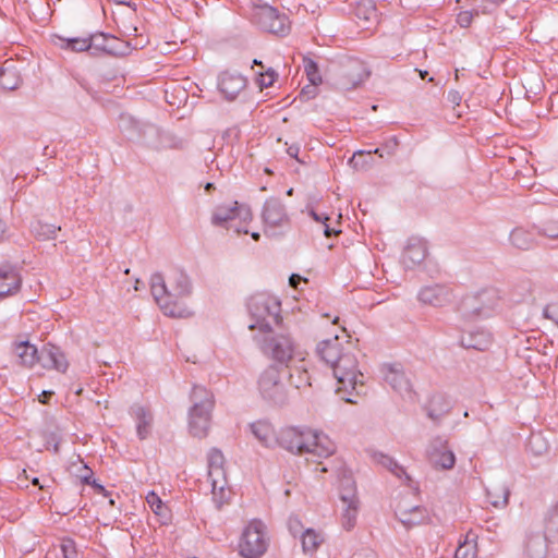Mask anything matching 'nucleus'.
<instances>
[{"mask_svg": "<svg viewBox=\"0 0 558 558\" xmlns=\"http://www.w3.org/2000/svg\"><path fill=\"white\" fill-rule=\"evenodd\" d=\"M151 294L165 315L174 318H187L193 312L184 303L192 292L189 277L180 269L169 272L167 279L156 272L150 278Z\"/></svg>", "mask_w": 558, "mask_h": 558, "instance_id": "f257e3e1", "label": "nucleus"}, {"mask_svg": "<svg viewBox=\"0 0 558 558\" xmlns=\"http://www.w3.org/2000/svg\"><path fill=\"white\" fill-rule=\"evenodd\" d=\"M277 441L288 451L310 454L312 458H328L336 451L335 444L327 435L310 428H282Z\"/></svg>", "mask_w": 558, "mask_h": 558, "instance_id": "f03ea898", "label": "nucleus"}, {"mask_svg": "<svg viewBox=\"0 0 558 558\" xmlns=\"http://www.w3.org/2000/svg\"><path fill=\"white\" fill-rule=\"evenodd\" d=\"M333 376L338 381L336 392L348 403H357L354 397L365 395L364 375L359 369L357 356L351 345L332 366Z\"/></svg>", "mask_w": 558, "mask_h": 558, "instance_id": "7ed1b4c3", "label": "nucleus"}, {"mask_svg": "<svg viewBox=\"0 0 558 558\" xmlns=\"http://www.w3.org/2000/svg\"><path fill=\"white\" fill-rule=\"evenodd\" d=\"M13 352L21 365L32 367L36 362L44 368L56 369L64 373L69 363L60 348L53 344H45L40 351L27 341L14 344Z\"/></svg>", "mask_w": 558, "mask_h": 558, "instance_id": "20e7f679", "label": "nucleus"}, {"mask_svg": "<svg viewBox=\"0 0 558 558\" xmlns=\"http://www.w3.org/2000/svg\"><path fill=\"white\" fill-rule=\"evenodd\" d=\"M190 400L192 402L189 411L190 433L194 437L204 438L207 436L210 427L211 412L215 405L214 395L205 387L195 385Z\"/></svg>", "mask_w": 558, "mask_h": 558, "instance_id": "39448f33", "label": "nucleus"}, {"mask_svg": "<svg viewBox=\"0 0 558 558\" xmlns=\"http://www.w3.org/2000/svg\"><path fill=\"white\" fill-rule=\"evenodd\" d=\"M280 307V302L272 296L266 294L253 295L247 303L252 319L248 328L270 332L272 325H278L281 320Z\"/></svg>", "mask_w": 558, "mask_h": 558, "instance_id": "423d86ee", "label": "nucleus"}, {"mask_svg": "<svg viewBox=\"0 0 558 558\" xmlns=\"http://www.w3.org/2000/svg\"><path fill=\"white\" fill-rule=\"evenodd\" d=\"M263 352L278 362L289 367L293 361L304 362L303 352L289 333H269L262 344Z\"/></svg>", "mask_w": 558, "mask_h": 558, "instance_id": "0eeeda50", "label": "nucleus"}, {"mask_svg": "<svg viewBox=\"0 0 558 558\" xmlns=\"http://www.w3.org/2000/svg\"><path fill=\"white\" fill-rule=\"evenodd\" d=\"M369 76L365 63L353 57L341 59L333 70V84L337 88L349 90L355 88Z\"/></svg>", "mask_w": 558, "mask_h": 558, "instance_id": "6e6552de", "label": "nucleus"}, {"mask_svg": "<svg viewBox=\"0 0 558 558\" xmlns=\"http://www.w3.org/2000/svg\"><path fill=\"white\" fill-rule=\"evenodd\" d=\"M257 385L259 395L265 401L274 405L287 403L289 398L288 389L283 381L282 372L278 366H268L260 374Z\"/></svg>", "mask_w": 558, "mask_h": 558, "instance_id": "1a4fd4ad", "label": "nucleus"}, {"mask_svg": "<svg viewBox=\"0 0 558 558\" xmlns=\"http://www.w3.org/2000/svg\"><path fill=\"white\" fill-rule=\"evenodd\" d=\"M225 458L220 450L211 449L208 453V478L211 483L213 500L220 509L230 498V490L226 488L227 478L223 470Z\"/></svg>", "mask_w": 558, "mask_h": 558, "instance_id": "9d476101", "label": "nucleus"}, {"mask_svg": "<svg viewBox=\"0 0 558 558\" xmlns=\"http://www.w3.org/2000/svg\"><path fill=\"white\" fill-rule=\"evenodd\" d=\"M240 554L244 558H259L268 548L266 527L259 520H253L244 529L240 543Z\"/></svg>", "mask_w": 558, "mask_h": 558, "instance_id": "9b49d317", "label": "nucleus"}, {"mask_svg": "<svg viewBox=\"0 0 558 558\" xmlns=\"http://www.w3.org/2000/svg\"><path fill=\"white\" fill-rule=\"evenodd\" d=\"M497 294L494 290H483L476 294L463 298L460 304V312L468 320L487 317L497 305Z\"/></svg>", "mask_w": 558, "mask_h": 558, "instance_id": "f8f14e48", "label": "nucleus"}, {"mask_svg": "<svg viewBox=\"0 0 558 558\" xmlns=\"http://www.w3.org/2000/svg\"><path fill=\"white\" fill-rule=\"evenodd\" d=\"M262 219L264 223V233L267 236H277L281 234L278 230L289 223V216L287 214L283 203L276 197L266 199Z\"/></svg>", "mask_w": 558, "mask_h": 558, "instance_id": "ddd939ff", "label": "nucleus"}, {"mask_svg": "<svg viewBox=\"0 0 558 558\" xmlns=\"http://www.w3.org/2000/svg\"><path fill=\"white\" fill-rule=\"evenodd\" d=\"M255 20L258 26L268 33L284 35L289 29L288 17L269 5L259 8L255 13Z\"/></svg>", "mask_w": 558, "mask_h": 558, "instance_id": "4468645a", "label": "nucleus"}, {"mask_svg": "<svg viewBox=\"0 0 558 558\" xmlns=\"http://www.w3.org/2000/svg\"><path fill=\"white\" fill-rule=\"evenodd\" d=\"M234 219H240L243 222L251 221V208L246 205H240L238 202H234L231 205H220L216 207L211 217V222L215 226H223Z\"/></svg>", "mask_w": 558, "mask_h": 558, "instance_id": "2eb2a0df", "label": "nucleus"}, {"mask_svg": "<svg viewBox=\"0 0 558 558\" xmlns=\"http://www.w3.org/2000/svg\"><path fill=\"white\" fill-rule=\"evenodd\" d=\"M385 381L398 393L404 396L411 393V384L401 365L388 364L383 367Z\"/></svg>", "mask_w": 558, "mask_h": 558, "instance_id": "dca6fc26", "label": "nucleus"}, {"mask_svg": "<svg viewBox=\"0 0 558 558\" xmlns=\"http://www.w3.org/2000/svg\"><path fill=\"white\" fill-rule=\"evenodd\" d=\"M246 78L239 73L225 71L219 76L218 87L226 99L233 100L245 88Z\"/></svg>", "mask_w": 558, "mask_h": 558, "instance_id": "f3484780", "label": "nucleus"}, {"mask_svg": "<svg viewBox=\"0 0 558 558\" xmlns=\"http://www.w3.org/2000/svg\"><path fill=\"white\" fill-rule=\"evenodd\" d=\"M450 290L442 284H433L422 288L418 292V300L423 304L435 307L445 306L450 302Z\"/></svg>", "mask_w": 558, "mask_h": 558, "instance_id": "a211bd4d", "label": "nucleus"}, {"mask_svg": "<svg viewBox=\"0 0 558 558\" xmlns=\"http://www.w3.org/2000/svg\"><path fill=\"white\" fill-rule=\"evenodd\" d=\"M21 283V276L14 267L10 265L0 267V299L15 294Z\"/></svg>", "mask_w": 558, "mask_h": 558, "instance_id": "6ab92c4d", "label": "nucleus"}, {"mask_svg": "<svg viewBox=\"0 0 558 558\" xmlns=\"http://www.w3.org/2000/svg\"><path fill=\"white\" fill-rule=\"evenodd\" d=\"M425 257L426 244L421 239L412 238L404 247L401 260L407 268H413L420 265Z\"/></svg>", "mask_w": 558, "mask_h": 558, "instance_id": "aec40b11", "label": "nucleus"}, {"mask_svg": "<svg viewBox=\"0 0 558 558\" xmlns=\"http://www.w3.org/2000/svg\"><path fill=\"white\" fill-rule=\"evenodd\" d=\"M131 414L136 422V434L141 440L146 439L153 428L154 415L151 411L141 404H134L131 408Z\"/></svg>", "mask_w": 558, "mask_h": 558, "instance_id": "412c9836", "label": "nucleus"}, {"mask_svg": "<svg viewBox=\"0 0 558 558\" xmlns=\"http://www.w3.org/2000/svg\"><path fill=\"white\" fill-rule=\"evenodd\" d=\"M347 348L339 342L338 336L333 339L323 340L317 344L316 352L318 356L331 367L337 363Z\"/></svg>", "mask_w": 558, "mask_h": 558, "instance_id": "4be33fe9", "label": "nucleus"}, {"mask_svg": "<svg viewBox=\"0 0 558 558\" xmlns=\"http://www.w3.org/2000/svg\"><path fill=\"white\" fill-rule=\"evenodd\" d=\"M424 512L425 510L420 506H411L403 500L395 507L396 517L408 527L418 524L424 519Z\"/></svg>", "mask_w": 558, "mask_h": 558, "instance_id": "5701e85b", "label": "nucleus"}, {"mask_svg": "<svg viewBox=\"0 0 558 558\" xmlns=\"http://www.w3.org/2000/svg\"><path fill=\"white\" fill-rule=\"evenodd\" d=\"M460 343L466 349L485 351L492 344V336L486 330H477L461 336Z\"/></svg>", "mask_w": 558, "mask_h": 558, "instance_id": "b1692460", "label": "nucleus"}, {"mask_svg": "<svg viewBox=\"0 0 558 558\" xmlns=\"http://www.w3.org/2000/svg\"><path fill=\"white\" fill-rule=\"evenodd\" d=\"M510 490L502 483H494L492 486L486 488V497L488 502L495 507L502 509L507 507L509 502Z\"/></svg>", "mask_w": 558, "mask_h": 558, "instance_id": "393cba45", "label": "nucleus"}, {"mask_svg": "<svg viewBox=\"0 0 558 558\" xmlns=\"http://www.w3.org/2000/svg\"><path fill=\"white\" fill-rule=\"evenodd\" d=\"M437 442L440 444L442 449H434V451L430 453V461L434 464L435 468H439L442 470H450L453 468L456 463V457L452 450L447 449L446 441H442L441 439H437Z\"/></svg>", "mask_w": 558, "mask_h": 558, "instance_id": "a878e982", "label": "nucleus"}, {"mask_svg": "<svg viewBox=\"0 0 558 558\" xmlns=\"http://www.w3.org/2000/svg\"><path fill=\"white\" fill-rule=\"evenodd\" d=\"M251 432L255 438L265 447L271 446L277 440L274 427L267 421H257L251 424Z\"/></svg>", "mask_w": 558, "mask_h": 558, "instance_id": "bb28decb", "label": "nucleus"}, {"mask_svg": "<svg viewBox=\"0 0 558 558\" xmlns=\"http://www.w3.org/2000/svg\"><path fill=\"white\" fill-rule=\"evenodd\" d=\"M509 239L514 247L522 251L531 250L536 243L533 230H526L521 227L514 228Z\"/></svg>", "mask_w": 558, "mask_h": 558, "instance_id": "cd10ccee", "label": "nucleus"}, {"mask_svg": "<svg viewBox=\"0 0 558 558\" xmlns=\"http://www.w3.org/2000/svg\"><path fill=\"white\" fill-rule=\"evenodd\" d=\"M339 493L342 502H357L356 485L351 473L343 472L339 478Z\"/></svg>", "mask_w": 558, "mask_h": 558, "instance_id": "c85d7f7f", "label": "nucleus"}, {"mask_svg": "<svg viewBox=\"0 0 558 558\" xmlns=\"http://www.w3.org/2000/svg\"><path fill=\"white\" fill-rule=\"evenodd\" d=\"M21 84V77L11 61H5L0 66V86L7 90H13Z\"/></svg>", "mask_w": 558, "mask_h": 558, "instance_id": "c756f323", "label": "nucleus"}, {"mask_svg": "<svg viewBox=\"0 0 558 558\" xmlns=\"http://www.w3.org/2000/svg\"><path fill=\"white\" fill-rule=\"evenodd\" d=\"M525 553L529 558L547 557V539L544 535H533L529 537L525 545Z\"/></svg>", "mask_w": 558, "mask_h": 558, "instance_id": "7c9ffc66", "label": "nucleus"}, {"mask_svg": "<svg viewBox=\"0 0 558 558\" xmlns=\"http://www.w3.org/2000/svg\"><path fill=\"white\" fill-rule=\"evenodd\" d=\"M61 227L51 223H46L40 220L34 221L31 225V233L39 241H48L56 238L57 232Z\"/></svg>", "mask_w": 558, "mask_h": 558, "instance_id": "2f4dec72", "label": "nucleus"}, {"mask_svg": "<svg viewBox=\"0 0 558 558\" xmlns=\"http://www.w3.org/2000/svg\"><path fill=\"white\" fill-rule=\"evenodd\" d=\"M354 15L357 20L363 21L364 23H372L376 21L377 10L375 2L373 0H359L354 9Z\"/></svg>", "mask_w": 558, "mask_h": 558, "instance_id": "473e14b6", "label": "nucleus"}, {"mask_svg": "<svg viewBox=\"0 0 558 558\" xmlns=\"http://www.w3.org/2000/svg\"><path fill=\"white\" fill-rule=\"evenodd\" d=\"M301 541L304 554L313 555L324 542V538L315 530L306 529L301 534Z\"/></svg>", "mask_w": 558, "mask_h": 558, "instance_id": "72a5a7b5", "label": "nucleus"}, {"mask_svg": "<svg viewBox=\"0 0 558 558\" xmlns=\"http://www.w3.org/2000/svg\"><path fill=\"white\" fill-rule=\"evenodd\" d=\"M109 39H111V35L105 33H98L89 36L92 54H97L99 52L109 53V51H119L117 47L110 45Z\"/></svg>", "mask_w": 558, "mask_h": 558, "instance_id": "f704fd0d", "label": "nucleus"}, {"mask_svg": "<svg viewBox=\"0 0 558 558\" xmlns=\"http://www.w3.org/2000/svg\"><path fill=\"white\" fill-rule=\"evenodd\" d=\"M476 536L472 533H468L463 543H460L454 553V558H475L477 554L476 549Z\"/></svg>", "mask_w": 558, "mask_h": 558, "instance_id": "c9c22d12", "label": "nucleus"}, {"mask_svg": "<svg viewBox=\"0 0 558 558\" xmlns=\"http://www.w3.org/2000/svg\"><path fill=\"white\" fill-rule=\"evenodd\" d=\"M253 64L260 66V70L256 72V83L259 85V87H270L278 77L276 71L272 68H268L265 70V66L263 65L262 61H258L256 59L253 61Z\"/></svg>", "mask_w": 558, "mask_h": 558, "instance_id": "e433bc0d", "label": "nucleus"}, {"mask_svg": "<svg viewBox=\"0 0 558 558\" xmlns=\"http://www.w3.org/2000/svg\"><path fill=\"white\" fill-rule=\"evenodd\" d=\"M344 506L342 515H341V525L344 530L350 531L355 526L357 512H359V501L351 505V502H342Z\"/></svg>", "mask_w": 558, "mask_h": 558, "instance_id": "4c0bfd02", "label": "nucleus"}, {"mask_svg": "<svg viewBox=\"0 0 558 558\" xmlns=\"http://www.w3.org/2000/svg\"><path fill=\"white\" fill-rule=\"evenodd\" d=\"M289 379L290 384L299 390L312 385L310 381V375L304 365L300 367L295 366L294 369L289 374Z\"/></svg>", "mask_w": 558, "mask_h": 558, "instance_id": "58836bf2", "label": "nucleus"}, {"mask_svg": "<svg viewBox=\"0 0 558 558\" xmlns=\"http://www.w3.org/2000/svg\"><path fill=\"white\" fill-rule=\"evenodd\" d=\"M61 40L60 47L62 49H70L75 52L89 51L90 40L89 37L85 38H59Z\"/></svg>", "mask_w": 558, "mask_h": 558, "instance_id": "ea45409f", "label": "nucleus"}, {"mask_svg": "<svg viewBox=\"0 0 558 558\" xmlns=\"http://www.w3.org/2000/svg\"><path fill=\"white\" fill-rule=\"evenodd\" d=\"M376 459L378 463L388 469L397 477L402 478V476H404V478L410 481V476L404 471V469L401 465H399L397 461H395L391 457L380 453L376 456Z\"/></svg>", "mask_w": 558, "mask_h": 558, "instance_id": "a19ab883", "label": "nucleus"}, {"mask_svg": "<svg viewBox=\"0 0 558 558\" xmlns=\"http://www.w3.org/2000/svg\"><path fill=\"white\" fill-rule=\"evenodd\" d=\"M304 71L306 73V76L310 81V83L313 86H318L323 80L318 71V66L315 61H313L310 58H304Z\"/></svg>", "mask_w": 558, "mask_h": 558, "instance_id": "79ce46f5", "label": "nucleus"}, {"mask_svg": "<svg viewBox=\"0 0 558 558\" xmlns=\"http://www.w3.org/2000/svg\"><path fill=\"white\" fill-rule=\"evenodd\" d=\"M537 234L546 236L550 240H558V219L548 220L541 227H536Z\"/></svg>", "mask_w": 558, "mask_h": 558, "instance_id": "37998d69", "label": "nucleus"}, {"mask_svg": "<svg viewBox=\"0 0 558 558\" xmlns=\"http://www.w3.org/2000/svg\"><path fill=\"white\" fill-rule=\"evenodd\" d=\"M109 41L110 45L119 49V51H109L108 54L112 56H126L132 49L137 48V44L132 45L131 41L121 40L114 36H111V39H109Z\"/></svg>", "mask_w": 558, "mask_h": 558, "instance_id": "c03bdc74", "label": "nucleus"}, {"mask_svg": "<svg viewBox=\"0 0 558 558\" xmlns=\"http://www.w3.org/2000/svg\"><path fill=\"white\" fill-rule=\"evenodd\" d=\"M146 501L149 505L150 509L157 515H165L167 507L163 505L159 496L155 492H149L146 496Z\"/></svg>", "mask_w": 558, "mask_h": 558, "instance_id": "a18cd8bd", "label": "nucleus"}, {"mask_svg": "<svg viewBox=\"0 0 558 558\" xmlns=\"http://www.w3.org/2000/svg\"><path fill=\"white\" fill-rule=\"evenodd\" d=\"M529 447L535 454H542L548 449V445L541 434L531 435L529 438Z\"/></svg>", "mask_w": 558, "mask_h": 558, "instance_id": "49530a36", "label": "nucleus"}, {"mask_svg": "<svg viewBox=\"0 0 558 558\" xmlns=\"http://www.w3.org/2000/svg\"><path fill=\"white\" fill-rule=\"evenodd\" d=\"M310 215L315 221L322 222L325 226L324 233L327 238H330L331 235H337L341 232L340 230L329 227L327 221H329L330 218L326 214H317L315 210H311Z\"/></svg>", "mask_w": 558, "mask_h": 558, "instance_id": "de8ad7c7", "label": "nucleus"}, {"mask_svg": "<svg viewBox=\"0 0 558 558\" xmlns=\"http://www.w3.org/2000/svg\"><path fill=\"white\" fill-rule=\"evenodd\" d=\"M478 2L476 9V15L481 12L483 14H489L494 12L505 0H475Z\"/></svg>", "mask_w": 558, "mask_h": 558, "instance_id": "09e8293b", "label": "nucleus"}, {"mask_svg": "<svg viewBox=\"0 0 558 558\" xmlns=\"http://www.w3.org/2000/svg\"><path fill=\"white\" fill-rule=\"evenodd\" d=\"M372 151H363V150H360L357 153H355L352 158L350 159V163L351 166L354 168V169H363L365 168V166L368 163L367 162V158H372L371 156Z\"/></svg>", "mask_w": 558, "mask_h": 558, "instance_id": "8fccbe9b", "label": "nucleus"}, {"mask_svg": "<svg viewBox=\"0 0 558 558\" xmlns=\"http://www.w3.org/2000/svg\"><path fill=\"white\" fill-rule=\"evenodd\" d=\"M449 404H429L427 414L432 420L438 421L449 411Z\"/></svg>", "mask_w": 558, "mask_h": 558, "instance_id": "3c124183", "label": "nucleus"}, {"mask_svg": "<svg viewBox=\"0 0 558 558\" xmlns=\"http://www.w3.org/2000/svg\"><path fill=\"white\" fill-rule=\"evenodd\" d=\"M61 551L63 558H76V546L73 539L65 538L61 543Z\"/></svg>", "mask_w": 558, "mask_h": 558, "instance_id": "603ef678", "label": "nucleus"}, {"mask_svg": "<svg viewBox=\"0 0 558 558\" xmlns=\"http://www.w3.org/2000/svg\"><path fill=\"white\" fill-rule=\"evenodd\" d=\"M473 21V13L471 11H462L457 16V22L461 27H469Z\"/></svg>", "mask_w": 558, "mask_h": 558, "instance_id": "864d4df0", "label": "nucleus"}, {"mask_svg": "<svg viewBox=\"0 0 558 558\" xmlns=\"http://www.w3.org/2000/svg\"><path fill=\"white\" fill-rule=\"evenodd\" d=\"M289 531L295 536L302 534V523L298 518L291 517L288 521Z\"/></svg>", "mask_w": 558, "mask_h": 558, "instance_id": "5fc2aeb1", "label": "nucleus"}, {"mask_svg": "<svg viewBox=\"0 0 558 558\" xmlns=\"http://www.w3.org/2000/svg\"><path fill=\"white\" fill-rule=\"evenodd\" d=\"M543 316L558 325V314L555 310L551 308V306L547 305L544 307Z\"/></svg>", "mask_w": 558, "mask_h": 558, "instance_id": "6e6d98bb", "label": "nucleus"}, {"mask_svg": "<svg viewBox=\"0 0 558 558\" xmlns=\"http://www.w3.org/2000/svg\"><path fill=\"white\" fill-rule=\"evenodd\" d=\"M81 470H83L84 472L83 474H81L82 482L92 485L93 471L87 465L81 466Z\"/></svg>", "mask_w": 558, "mask_h": 558, "instance_id": "4d7b16f0", "label": "nucleus"}, {"mask_svg": "<svg viewBox=\"0 0 558 558\" xmlns=\"http://www.w3.org/2000/svg\"><path fill=\"white\" fill-rule=\"evenodd\" d=\"M316 87L317 86H313L312 84L304 87L301 92V97H303L305 99L314 98L316 95Z\"/></svg>", "mask_w": 558, "mask_h": 558, "instance_id": "13d9d810", "label": "nucleus"}, {"mask_svg": "<svg viewBox=\"0 0 558 558\" xmlns=\"http://www.w3.org/2000/svg\"><path fill=\"white\" fill-rule=\"evenodd\" d=\"M92 486L96 490V493L104 495L107 497L109 495V492L99 483H97L95 480H93Z\"/></svg>", "mask_w": 558, "mask_h": 558, "instance_id": "bf43d9fd", "label": "nucleus"}, {"mask_svg": "<svg viewBox=\"0 0 558 558\" xmlns=\"http://www.w3.org/2000/svg\"><path fill=\"white\" fill-rule=\"evenodd\" d=\"M299 151H300V148L299 146L296 145H291L290 147H288L287 149V153L290 157H293L295 159H298V155H299Z\"/></svg>", "mask_w": 558, "mask_h": 558, "instance_id": "052dcab7", "label": "nucleus"}, {"mask_svg": "<svg viewBox=\"0 0 558 558\" xmlns=\"http://www.w3.org/2000/svg\"><path fill=\"white\" fill-rule=\"evenodd\" d=\"M52 396L51 391H43V393L39 396V401L41 403H47L49 398Z\"/></svg>", "mask_w": 558, "mask_h": 558, "instance_id": "680f3d73", "label": "nucleus"}, {"mask_svg": "<svg viewBox=\"0 0 558 558\" xmlns=\"http://www.w3.org/2000/svg\"><path fill=\"white\" fill-rule=\"evenodd\" d=\"M449 99H450L452 102H454V104H459V102H460V100H461V97H460V95H459V93H458V92H453V90H452V92H450V93H449Z\"/></svg>", "mask_w": 558, "mask_h": 558, "instance_id": "e2e57ef3", "label": "nucleus"}, {"mask_svg": "<svg viewBox=\"0 0 558 558\" xmlns=\"http://www.w3.org/2000/svg\"><path fill=\"white\" fill-rule=\"evenodd\" d=\"M51 440L54 441V444H53V451L58 452L59 451V441H60V438H59L58 434L52 433L51 434Z\"/></svg>", "mask_w": 558, "mask_h": 558, "instance_id": "0e129e2a", "label": "nucleus"}, {"mask_svg": "<svg viewBox=\"0 0 558 558\" xmlns=\"http://www.w3.org/2000/svg\"><path fill=\"white\" fill-rule=\"evenodd\" d=\"M5 231H7L5 223L2 220H0V241L3 240Z\"/></svg>", "mask_w": 558, "mask_h": 558, "instance_id": "69168bd1", "label": "nucleus"}, {"mask_svg": "<svg viewBox=\"0 0 558 558\" xmlns=\"http://www.w3.org/2000/svg\"><path fill=\"white\" fill-rule=\"evenodd\" d=\"M289 280L292 287H296V283L301 280V278L298 275H292Z\"/></svg>", "mask_w": 558, "mask_h": 558, "instance_id": "338daca9", "label": "nucleus"}, {"mask_svg": "<svg viewBox=\"0 0 558 558\" xmlns=\"http://www.w3.org/2000/svg\"><path fill=\"white\" fill-rule=\"evenodd\" d=\"M232 133H234L235 136H238V133L239 131L234 128V129H229L226 131V135L230 136Z\"/></svg>", "mask_w": 558, "mask_h": 558, "instance_id": "774afa93", "label": "nucleus"}]
</instances>
